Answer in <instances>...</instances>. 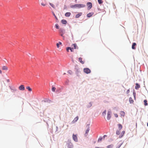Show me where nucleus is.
Listing matches in <instances>:
<instances>
[{
	"label": "nucleus",
	"mask_w": 148,
	"mask_h": 148,
	"mask_svg": "<svg viewBox=\"0 0 148 148\" xmlns=\"http://www.w3.org/2000/svg\"><path fill=\"white\" fill-rule=\"evenodd\" d=\"M85 5L82 4H77L74 5H72L70 6L71 8H80L84 7Z\"/></svg>",
	"instance_id": "obj_1"
},
{
	"label": "nucleus",
	"mask_w": 148,
	"mask_h": 148,
	"mask_svg": "<svg viewBox=\"0 0 148 148\" xmlns=\"http://www.w3.org/2000/svg\"><path fill=\"white\" fill-rule=\"evenodd\" d=\"M111 112L110 110H109L108 111L107 113V119L108 120H109L110 119L111 116Z\"/></svg>",
	"instance_id": "obj_2"
},
{
	"label": "nucleus",
	"mask_w": 148,
	"mask_h": 148,
	"mask_svg": "<svg viewBox=\"0 0 148 148\" xmlns=\"http://www.w3.org/2000/svg\"><path fill=\"white\" fill-rule=\"evenodd\" d=\"M84 71L85 73L88 74L90 73L91 71L88 68H86L84 69Z\"/></svg>",
	"instance_id": "obj_3"
},
{
	"label": "nucleus",
	"mask_w": 148,
	"mask_h": 148,
	"mask_svg": "<svg viewBox=\"0 0 148 148\" xmlns=\"http://www.w3.org/2000/svg\"><path fill=\"white\" fill-rule=\"evenodd\" d=\"M87 5L88 6V10L90 9L92 7V5L91 2H88L87 3Z\"/></svg>",
	"instance_id": "obj_4"
},
{
	"label": "nucleus",
	"mask_w": 148,
	"mask_h": 148,
	"mask_svg": "<svg viewBox=\"0 0 148 148\" xmlns=\"http://www.w3.org/2000/svg\"><path fill=\"white\" fill-rule=\"evenodd\" d=\"M73 140L75 142H77L78 141L77 137L76 135L74 134L73 135Z\"/></svg>",
	"instance_id": "obj_5"
},
{
	"label": "nucleus",
	"mask_w": 148,
	"mask_h": 148,
	"mask_svg": "<svg viewBox=\"0 0 148 148\" xmlns=\"http://www.w3.org/2000/svg\"><path fill=\"white\" fill-rule=\"evenodd\" d=\"M19 89L21 90H25V87L23 85H21L19 87Z\"/></svg>",
	"instance_id": "obj_6"
},
{
	"label": "nucleus",
	"mask_w": 148,
	"mask_h": 148,
	"mask_svg": "<svg viewBox=\"0 0 148 148\" xmlns=\"http://www.w3.org/2000/svg\"><path fill=\"white\" fill-rule=\"evenodd\" d=\"M78 116H76L75 118L72 121V123H75L78 120Z\"/></svg>",
	"instance_id": "obj_7"
},
{
	"label": "nucleus",
	"mask_w": 148,
	"mask_h": 148,
	"mask_svg": "<svg viewBox=\"0 0 148 148\" xmlns=\"http://www.w3.org/2000/svg\"><path fill=\"white\" fill-rule=\"evenodd\" d=\"M94 14V13L92 12L89 13L87 15V16L88 17H91Z\"/></svg>",
	"instance_id": "obj_8"
},
{
	"label": "nucleus",
	"mask_w": 148,
	"mask_h": 148,
	"mask_svg": "<svg viewBox=\"0 0 148 148\" xmlns=\"http://www.w3.org/2000/svg\"><path fill=\"white\" fill-rule=\"evenodd\" d=\"M82 12H80L76 15L75 18H78L80 16H81L82 15Z\"/></svg>",
	"instance_id": "obj_9"
},
{
	"label": "nucleus",
	"mask_w": 148,
	"mask_h": 148,
	"mask_svg": "<svg viewBox=\"0 0 148 148\" xmlns=\"http://www.w3.org/2000/svg\"><path fill=\"white\" fill-rule=\"evenodd\" d=\"M89 130L90 129L89 127H88L85 133V136H86L88 135V133Z\"/></svg>",
	"instance_id": "obj_10"
},
{
	"label": "nucleus",
	"mask_w": 148,
	"mask_h": 148,
	"mask_svg": "<svg viewBox=\"0 0 148 148\" xmlns=\"http://www.w3.org/2000/svg\"><path fill=\"white\" fill-rule=\"evenodd\" d=\"M140 87V85L138 83H136V86H135V89L137 90Z\"/></svg>",
	"instance_id": "obj_11"
},
{
	"label": "nucleus",
	"mask_w": 148,
	"mask_h": 148,
	"mask_svg": "<svg viewBox=\"0 0 148 148\" xmlns=\"http://www.w3.org/2000/svg\"><path fill=\"white\" fill-rule=\"evenodd\" d=\"M79 61L82 64H84V62L82 60V58H79Z\"/></svg>",
	"instance_id": "obj_12"
},
{
	"label": "nucleus",
	"mask_w": 148,
	"mask_h": 148,
	"mask_svg": "<svg viewBox=\"0 0 148 148\" xmlns=\"http://www.w3.org/2000/svg\"><path fill=\"white\" fill-rule=\"evenodd\" d=\"M72 46H73L74 49H78V47L77 46L76 44L75 43L73 44Z\"/></svg>",
	"instance_id": "obj_13"
},
{
	"label": "nucleus",
	"mask_w": 148,
	"mask_h": 148,
	"mask_svg": "<svg viewBox=\"0 0 148 148\" xmlns=\"http://www.w3.org/2000/svg\"><path fill=\"white\" fill-rule=\"evenodd\" d=\"M10 89L12 92H14L17 91V89L14 88H12L11 87H10Z\"/></svg>",
	"instance_id": "obj_14"
},
{
	"label": "nucleus",
	"mask_w": 148,
	"mask_h": 148,
	"mask_svg": "<svg viewBox=\"0 0 148 148\" xmlns=\"http://www.w3.org/2000/svg\"><path fill=\"white\" fill-rule=\"evenodd\" d=\"M120 114L121 116L124 117L125 115V112L124 111H121L120 112Z\"/></svg>",
	"instance_id": "obj_15"
},
{
	"label": "nucleus",
	"mask_w": 148,
	"mask_h": 148,
	"mask_svg": "<svg viewBox=\"0 0 148 148\" xmlns=\"http://www.w3.org/2000/svg\"><path fill=\"white\" fill-rule=\"evenodd\" d=\"M71 13L70 12H66L65 14V16L66 17H69L71 15Z\"/></svg>",
	"instance_id": "obj_16"
},
{
	"label": "nucleus",
	"mask_w": 148,
	"mask_h": 148,
	"mask_svg": "<svg viewBox=\"0 0 148 148\" xmlns=\"http://www.w3.org/2000/svg\"><path fill=\"white\" fill-rule=\"evenodd\" d=\"M136 45V43H133L132 45V48L133 49H135V46Z\"/></svg>",
	"instance_id": "obj_17"
},
{
	"label": "nucleus",
	"mask_w": 148,
	"mask_h": 148,
	"mask_svg": "<svg viewBox=\"0 0 148 148\" xmlns=\"http://www.w3.org/2000/svg\"><path fill=\"white\" fill-rule=\"evenodd\" d=\"M125 131H123L121 133L120 135L119 136V138L122 137L124 135L125 133Z\"/></svg>",
	"instance_id": "obj_18"
},
{
	"label": "nucleus",
	"mask_w": 148,
	"mask_h": 148,
	"mask_svg": "<svg viewBox=\"0 0 148 148\" xmlns=\"http://www.w3.org/2000/svg\"><path fill=\"white\" fill-rule=\"evenodd\" d=\"M26 88L27 89L29 92H31L32 91V89L29 86H27L26 87Z\"/></svg>",
	"instance_id": "obj_19"
},
{
	"label": "nucleus",
	"mask_w": 148,
	"mask_h": 148,
	"mask_svg": "<svg viewBox=\"0 0 148 148\" xmlns=\"http://www.w3.org/2000/svg\"><path fill=\"white\" fill-rule=\"evenodd\" d=\"M118 126L119 129L120 130L122 128V126L121 124H118Z\"/></svg>",
	"instance_id": "obj_20"
},
{
	"label": "nucleus",
	"mask_w": 148,
	"mask_h": 148,
	"mask_svg": "<svg viewBox=\"0 0 148 148\" xmlns=\"http://www.w3.org/2000/svg\"><path fill=\"white\" fill-rule=\"evenodd\" d=\"M2 69L3 70H8V68L5 66H3L2 67Z\"/></svg>",
	"instance_id": "obj_21"
},
{
	"label": "nucleus",
	"mask_w": 148,
	"mask_h": 148,
	"mask_svg": "<svg viewBox=\"0 0 148 148\" xmlns=\"http://www.w3.org/2000/svg\"><path fill=\"white\" fill-rule=\"evenodd\" d=\"M62 23L63 24H65L66 23L67 21L66 20L63 19L62 21Z\"/></svg>",
	"instance_id": "obj_22"
},
{
	"label": "nucleus",
	"mask_w": 148,
	"mask_h": 148,
	"mask_svg": "<svg viewBox=\"0 0 148 148\" xmlns=\"http://www.w3.org/2000/svg\"><path fill=\"white\" fill-rule=\"evenodd\" d=\"M129 101L130 103H133L134 102V101L132 100V98L131 97L129 98Z\"/></svg>",
	"instance_id": "obj_23"
},
{
	"label": "nucleus",
	"mask_w": 148,
	"mask_h": 148,
	"mask_svg": "<svg viewBox=\"0 0 148 148\" xmlns=\"http://www.w3.org/2000/svg\"><path fill=\"white\" fill-rule=\"evenodd\" d=\"M147 101L146 100H145L144 101V105L145 106H147L148 105V104L147 103Z\"/></svg>",
	"instance_id": "obj_24"
},
{
	"label": "nucleus",
	"mask_w": 148,
	"mask_h": 148,
	"mask_svg": "<svg viewBox=\"0 0 148 148\" xmlns=\"http://www.w3.org/2000/svg\"><path fill=\"white\" fill-rule=\"evenodd\" d=\"M122 144V143H119L118 145L116 146V148H119L121 145Z\"/></svg>",
	"instance_id": "obj_25"
},
{
	"label": "nucleus",
	"mask_w": 148,
	"mask_h": 148,
	"mask_svg": "<svg viewBox=\"0 0 148 148\" xmlns=\"http://www.w3.org/2000/svg\"><path fill=\"white\" fill-rule=\"evenodd\" d=\"M49 4L53 8H55V5L51 3H50Z\"/></svg>",
	"instance_id": "obj_26"
},
{
	"label": "nucleus",
	"mask_w": 148,
	"mask_h": 148,
	"mask_svg": "<svg viewBox=\"0 0 148 148\" xmlns=\"http://www.w3.org/2000/svg\"><path fill=\"white\" fill-rule=\"evenodd\" d=\"M120 130H117L116 131V134L117 135H119L120 133Z\"/></svg>",
	"instance_id": "obj_27"
},
{
	"label": "nucleus",
	"mask_w": 148,
	"mask_h": 148,
	"mask_svg": "<svg viewBox=\"0 0 148 148\" xmlns=\"http://www.w3.org/2000/svg\"><path fill=\"white\" fill-rule=\"evenodd\" d=\"M113 146V145H111L107 146V147L108 148H112Z\"/></svg>",
	"instance_id": "obj_28"
},
{
	"label": "nucleus",
	"mask_w": 148,
	"mask_h": 148,
	"mask_svg": "<svg viewBox=\"0 0 148 148\" xmlns=\"http://www.w3.org/2000/svg\"><path fill=\"white\" fill-rule=\"evenodd\" d=\"M98 2L99 4H102L103 2L102 1V0H98Z\"/></svg>",
	"instance_id": "obj_29"
},
{
	"label": "nucleus",
	"mask_w": 148,
	"mask_h": 148,
	"mask_svg": "<svg viewBox=\"0 0 148 148\" xmlns=\"http://www.w3.org/2000/svg\"><path fill=\"white\" fill-rule=\"evenodd\" d=\"M56 89V88L52 86V90L53 92H55Z\"/></svg>",
	"instance_id": "obj_30"
},
{
	"label": "nucleus",
	"mask_w": 148,
	"mask_h": 148,
	"mask_svg": "<svg viewBox=\"0 0 148 148\" xmlns=\"http://www.w3.org/2000/svg\"><path fill=\"white\" fill-rule=\"evenodd\" d=\"M102 138L101 137L99 138L98 140V142H99L102 141Z\"/></svg>",
	"instance_id": "obj_31"
},
{
	"label": "nucleus",
	"mask_w": 148,
	"mask_h": 148,
	"mask_svg": "<svg viewBox=\"0 0 148 148\" xmlns=\"http://www.w3.org/2000/svg\"><path fill=\"white\" fill-rule=\"evenodd\" d=\"M106 110H105L104 112H103L102 113V114L104 115L105 116L106 115Z\"/></svg>",
	"instance_id": "obj_32"
},
{
	"label": "nucleus",
	"mask_w": 148,
	"mask_h": 148,
	"mask_svg": "<svg viewBox=\"0 0 148 148\" xmlns=\"http://www.w3.org/2000/svg\"><path fill=\"white\" fill-rule=\"evenodd\" d=\"M68 73L70 74H71L72 72V71L71 70H69L68 71Z\"/></svg>",
	"instance_id": "obj_33"
},
{
	"label": "nucleus",
	"mask_w": 148,
	"mask_h": 148,
	"mask_svg": "<svg viewBox=\"0 0 148 148\" xmlns=\"http://www.w3.org/2000/svg\"><path fill=\"white\" fill-rule=\"evenodd\" d=\"M55 27L57 29H59V26L57 24H56L55 25Z\"/></svg>",
	"instance_id": "obj_34"
},
{
	"label": "nucleus",
	"mask_w": 148,
	"mask_h": 148,
	"mask_svg": "<svg viewBox=\"0 0 148 148\" xmlns=\"http://www.w3.org/2000/svg\"><path fill=\"white\" fill-rule=\"evenodd\" d=\"M92 105L91 103H89V105L87 107H90L92 106Z\"/></svg>",
	"instance_id": "obj_35"
},
{
	"label": "nucleus",
	"mask_w": 148,
	"mask_h": 148,
	"mask_svg": "<svg viewBox=\"0 0 148 148\" xmlns=\"http://www.w3.org/2000/svg\"><path fill=\"white\" fill-rule=\"evenodd\" d=\"M52 13L53 15V16H54V17H55V18H56V19H57V17L56 16V15H55V14L53 12H52Z\"/></svg>",
	"instance_id": "obj_36"
},
{
	"label": "nucleus",
	"mask_w": 148,
	"mask_h": 148,
	"mask_svg": "<svg viewBox=\"0 0 148 148\" xmlns=\"http://www.w3.org/2000/svg\"><path fill=\"white\" fill-rule=\"evenodd\" d=\"M114 116L116 118H117L118 117V115H117V114H114Z\"/></svg>",
	"instance_id": "obj_37"
},
{
	"label": "nucleus",
	"mask_w": 148,
	"mask_h": 148,
	"mask_svg": "<svg viewBox=\"0 0 148 148\" xmlns=\"http://www.w3.org/2000/svg\"><path fill=\"white\" fill-rule=\"evenodd\" d=\"M59 43H57V44H56V45H57V47L58 48H59L60 46H59Z\"/></svg>",
	"instance_id": "obj_38"
},
{
	"label": "nucleus",
	"mask_w": 148,
	"mask_h": 148,
	"mask_svg": "<svg viewBox=\"0 0 148 148\" xmlns=\"http://www.w3.org/2000/svg\"><path fill=\"white\" fill-rule=\"evenodd\" d=\"M41 5H42V6H45V5H46V4H44L43 3H41Z\"/></svg>",
	"instance_id": "obj_39"
},
{
	"label": "nucleus",
	"mask_w": 148,
	"mask_h": 148,
	"mask_svg": "<svg viewBox=\"0 0 148 148\" xmlns=\"http://www.w3.org/2000/svg\"><path fill=\"white\" fill-rule=\"evenodd\" d=\"M130 92V90L129 89H128L127 90L126 92V93L127 94H128Z\"/></svg>",
	"instance_id": "obj_40"
},
{
	"label": "nucleus",
	"mask_w": 148,
	"mask_h": 148,
	"mask_svg": "<svg viewBox=\"0 0 148 148\" xmlns=\"http://www.w3.org/2000/svg\"><path fill=\"white\" fill-rule=\"evenodd\" d=\"M73 48H71V49L70 50L71 52H73Z\"/></svg>",
	"instance_id": "obj_41"
},
{
	"label": "nucleus",
	"mask_w": 148,
	"mask_h": 148,
	"mask_svg": "<svg viewBox=\"0 0 148 148\" xmlns=\"http://www.w3.org/2000/svg\"><path fill=\"white\" fill-rule=\"evenodd\" d=\"M66 51H67V52H68L69 51V49H68V47L66 48Z\"/></svg>",
	"instance_id": "obj_42"
},
{
	"label": "nucleus",
	"mask_w": 148,
	"mask_h": 148,
	"mask_svg": "<svg viewBox=\"0 0 148 148\" xmlns=\"http://www.w3.org/2000/svg\"><path fill=\"white\" fill-rule=\"evenodd\" d=\"M58 43H59V45H62V43L61 42H59Z\"/></svg>",
	"instance_id": "obj_43"
},
{
	"label": "nucleus",
	"mask_w": 148,
	"mask_h": 148,
	"mask_svg": "<svg viewBox=\"0 0 148 148\" xmlns=\"http://www.w3.org/2000/svg\"><path fill=\"white\" fill-rule=\"evenodd\" d=\"M95 148H104L102 147H96Z\"/></svg>",
	"instance_id": "obj_44"
},
{
	"label": "nucleus",
	"mask_w": 148,
	"mask_h": 148,
	"mask_svg": "<svg viewBox=\"0 0 148 148\" xmlns=\"http://www.w3.org/2000/svg\"><path fill=\"white\" fill-rule=\"evenodd\" d=\"M7 81L8 82H10V80L9 79H8L7 80Z\"/></svg>",
	"instance_id": "obj_45"
},
{
	"label": "nucleus",
	"mask_w": 148,
	"mask_h": 148,
	"mask_svg": "<svg viewBox=\"0 0 148 148\" xmlns=\"http://www.w3.org/2000/svg\"><path fill=\"white\" fill-rule=\"evenodd\" d=\"M68 49H69V50H70L71 49V47H68Z\"/></svg>",
	"instance_id": "obj_46"
},
{
	"label": "nucleus",
	"mask_w": 148,
	"mask_h": 148,
	"mask_svg": "<svg viewBox=\"0 0 148 148\" xmlns=\"http://www.w3.org/2000/svg\"><path fill=\"white\" fill-rule=\"evenodd\" d=\"M106 136H106V135H104L103 136V137L104 138H105V137H106Z\"/></svg>",
	"instance_id": "obj_47"
},
{
	"label": "nucleus",
	"mask_w": 148,
	"mask_h": 148,
	"mask_svg": "<svg viewBox=\"0 0 148 148\" xmlns=\"http://www.w3.org/2000/svg\"><path fill=\"white\" fill-rule=\"evenodd\" d=\"M0 73L1 74H2V71L1 70H0Z\"/></svg>",
	"instance_id": "obj_48"
},
{
	"label": "nucleus",
	"mask_w": 148,
	"mask_h": 148,
	"mask_svg": "<svg viewBox=\"0 0 148 148\" xmlns=\"http://www.w3.org/2000/svg\"><path fill=\"white\" fill-rule=\"evenodd\" d=\"M61 36H63V34H62L61 35Z\"/></svg>",
	"instance_id": "obj_49"
},
{
	"label": "nucleus",
	"mask_w": 148,
	"mask_h": 148,
	"mask_svg": "<svg viewBox=\"0 0 148 148\" xmlns=\"http://www.w3.org/2000/svg\"><path fill=\"white\" fill-rule=\"evenodd\" d=\"M63 31V30H62V31H61L62 32Z\"/></svg>",
	"instance_id": "obj_50"
},
{
	"label": "nucleus",
	"mask_w": 148,
	"mask_h": 148,
	"mask_svg": "<svg viewBox=\"0 0 148 148\" xmlns=\"http://www.w3.org/2000/svg\"><path fill=\"white\" fill-rule=\"evenodd\" d=\"M147 126H148V123H147Z\"/></svg>",
	"instance_id": "obj_51"
},
{
	"label": "nucleus",
	"mask_w": 148,
	"mask_h": 148,
	"mask_svg": "<svg viewBox=\"0 0 148 148\" xmlns=\"http://www.w3.org/2000/svg\"><path fill=\"white\" fill-rule=\"evenodd\" d=\"M66 74V73H64V74Z\"/></svg>",
	"instance_id": "obj_52"
}]
</instances>
